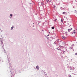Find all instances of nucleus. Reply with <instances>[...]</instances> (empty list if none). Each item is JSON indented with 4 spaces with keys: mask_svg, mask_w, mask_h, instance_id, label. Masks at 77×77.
<instances>
[{
    "mask_svg": "<svg viewBox=\"0 0 77 77\" xmlns=\"http://www.w3.org/2000/svg\"><path fill=\"white\" fill-rule=\"evenodd\" d=\"M62 38L63 39H66V37H65L64 36H62Z\"/></svg>",
    "mask_w": 77,
    "mask_h": 77,
    "instance_id": "obj_1",
    "label": "nucleus"
},
{
    "mask_svg": "<svg viewBox=\"0 0 77 77\" xmlns=\"http://www.w3.org/2000/svg\"><path fill=\"white\" fill-rule=\"evenodd\" d=\"M63 14L66 15L67 14H66V12H63Z\"/></svg>",
    "mask_w": 77,
    "mask_h": 77,
    "instance_id": "obj_2",
    "label": "nucleus"
},
{
    "mask_svg": "<svg viewBox=\"0 0 77 77\" xmlns=\"http://www.w3.org/2000/svg\"><path fill=\"white\" fill-rule=\"evenodd\" d=\"M12 17V14H11L10 16V18H11Z\"/></svg>",
    "mask_w": 77,
    "mask_h": 77,
    "instance_id": "obj_3",
    "label": "nucleus"
},
{
    "mask_svg": "<svg viewBox=\"0 0 77 77\" xmlns=\"http://www.w3.org/2000/svg\"><path fill=\"white\" fill-rule=\"evenodd\" d=\"M14 29V26H12L11 27V30H12Z\"/></svg>",
    "mask_w": 77,
    "mask_h": 77,
    "instance_id": "obj_4",
    "label": "nucleus"
},
{
    "mask_svg": "<svg viewBox=\"0 0 77 77\" xmlns=\"http://www.w3.org/2000/svg\"><path fill=\"white\" fill-rule=\"evenodd\" d=\"M68 32H70L71 31V29H68Z\"/></svg>",
    "mask_w": 77,
    "mask_h": 77,
    "instance_id": "obj_5",
    "label": "nucleus"
},
{
    "mask_svg": "<svg viewBox=\"0 0 77 77\" xmlns=\"http://www.w3.org/2000/svg\"><path fill=\"white\" fill-rule=\"evenodd\" d=\"M57 42H58V43L59 42V39H58L57 40Z\"/></svg>",
    "mask_w": 77,
    "mask_h": 77,
    "instance_id": "obj_6",
    "label": "nucleus"
},
{
    "mask_svg": "<svg viewBox=\"0 0 77 77\" xmlns=\"http://www.w3.org/2000/svg\"><path fill=\"white\" fill-rule=\"evenodd\" d=\"M36 68L37 69H39V67L38 66H36Z\"/></svg>",
    "mask_w": 77,
    "mask_h": 77,
    "instance_id": "obj_7",
    "label": "nucleus"
},
{
    "mask_svg": "<svg viewBox=\"0 0 77 77\" xmlns=\"http://www.w3.org/2000/svg\"><path fill=\"white\" fill-rule=\"evenodd\" d=\"M52 29H54V27H52Z\"/></svg>",
    "mask_w": 77,
    "mask_h": 77,
    "instance_id": "obj_8",
    "label": "nucleus"
},
{
    "mask_svg": "<svg viewBox=\"0 0 77 77\" xmlns=\"http://www.w3.org/2000/svg\"><path fill=\"white\" fill-rule=\"evenodd\" d=\"M54 8H56V6H55V5H53Z\"/></svg>",
    "mask_w": 77,
    "mask_h": 77,
    "instance_id": "obj_9",
    "label": "nucleus"
},
{
    "mask_svg": "<svg viewBox=\"0 0 77 77\" xmlns=\"http://www.w3.org/2000/svg\"><path fill=\"white\" fill-rule=\"evenodd\" d=\"M61 22H63V20H62V19L61 20Z\"/></svg>",
    "mask_w": 77,
    "mask_h": 77,
    "instance_id": "obj_10",
    "label": "nucleus"
},
{
    "mask_svg": "<svg viewBox=\"0 0 77 77\" xmlns=\"http://www.w3.org/2000/svg\"><path fill=\"white\" fill-rule=\"evenodd\" d=\"M74 33H75V34L76 33V32H75L74 31Z\"/></svg>",
    "mask_w": 77,
    "mask_h": 77,
    "instance_id": "obj_11",
    "label": "nucleus"
},
{
    "mask_svg": "<svg viewBox=\"0 0 77 77\" xmlns=\"http://www.w3.org/2000/svg\"><path fill=\"white\" fill-rule=\"evenodd\" d=\"M75 55H77V53H75Z\"/></svg>",
    "mask_w": 77,
    "mask_h": 77,
    "instance_id": "obj_12",
    "label": "nucleus"
},
{
    "mask_svg": "<svg viewBox=\"0 0 77 77\" xmlns=\"http://www.w3.org/2000/svg\"><path fill=\"white\" fill-rule=\"evenodd\" d=\"M69 77H71V76L70 75H69Z\"/></svg>",
    "mask_w": 77,
    "mask_h": 77,
    "instance_id": "obj_13",
    "label": "nucleus"
},
{
    "mask_svg": "<svg viewBox=\"0 0 77 77\" xmlns=\"http://www.w3.org/2000/svg\"><path fill=\"white\" fill-rule=\"evenodd\" d=\"M76 29L77 30V27L76 28Z\"/></svg>",
    "mask_w": 77,
    "mask_h": 77,
    "instance_id": "obj_14",
    "label": "nucleus"
},
{
    "mask_svg": "<svg viewBox=\"0 0 77 77\" xmlns=\"http://www.w3.org/2000/svg\"><path fill=\"white\" fill-rule=\"evenodd\" d=\"M57 50H59V49L58 48H57Z\"/></svg>",
    "mask_w": 77,
    "mask_h": 77,
    "instance_id": "obj_15",
    "label": "nucleus"
},
{
    "mask_svg": "<svg viewBox=\"0 0 77 77\" xmlns=\"http://www.w3.org/2000/svg\"><path fill=\"white\" fill-rule=\"evenodd\" d=\"M71 30H72V28L71 29Z\"/></svg>",
    "mask_w": 77,
    "mask_h": 77,
    "instance_id": "obj_16",
    "label": "nucleus"
},
{
    "mask_svg": "<svg viewBox=\"0 0 77 77\" xmlns=\"http://www.w3.org/2000/svg\"><path fill=\"white\" fill-rule=\"evenodd\" d=\"M48 35V36H49V35Z\"/></svg>",
    "mask_w": 77,
    "mask_h": 77,
    "instance_id": "obj_17",
    "label": "nucleus"
},
{
    "mask_svg": "<svg viewBox=\"0 0 77 77\" xmlns=\"http://www.w3.org/2000/svg\"><path fill=\"white\" fill-rule=\"evenodd\" d=\"M31 5H32V4H31Z\"/></svg>",
    "mask_w": 77,
    "mask_h": 77,
    "instance_id": "obj_18",
    "label": "nucleus"
}]
</instances>
